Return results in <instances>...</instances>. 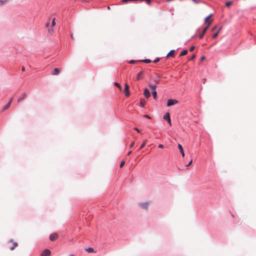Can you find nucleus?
<instances>
[{"mask_svg":"<svg viewBox=\"0 0 256 256\" xmlns=\"http://www.w3.org/2000/svg\"><path fill=\"white\" fill-rule=\"evenodd\" d=\"M212 20H210L208 23V25H207V26L203 29L202 33L199 36L200 38H203L204 35L206 32L207 31L208 29V28L209 26L212 24Z\"/></svg>","mask_w":256,"mask_h":256,"instance_id":"1","label":"nucleus"},{"mask_svg":"<svg viewBox=\"0 0 256 256\" xmlns=\"http://www.w3.org/2000/svg\"><path fill=\"white\" fill-rule=\"evenodd\" d=\"M178 103V102L176 100L169 99L167 102V106H170Z\"/></svg>","mask_w":256,"mask_h":256,"instance_id":"2","label":"nucleus"},{"mask_svg":"<svg viewBox=\"0 0 256 256\" xmlns=\"http://www.w3.org/2000/svg\"><path fill=\"white\" fill-rule=\"evenodd\" d=\"M164 118L166 120L168 123L169 124L170 126L172 125V124H171V120H170V114L168 112H166L164 116Z\"/></svg>","mask_w":256,"mask_h":256,"instance_id":"3","label":"nucleus"},{"mask_svg":"<svg viewBox=\"0 0 256 256\" xmlns=\"http://www.w3.org/2000/svg\"><path fill=\"white\" fill-rule=\"evenodd\" d=\"M124 86H125V87H124V92H125L126 96L128 97L130 95V93L129 92V86L127 84H126Z\"/></svg>","mask_w":256,"mask_h":256,"instance_id":"4","label":"nucleus"},{"mask_svg":"<svg viewBox=\"0 0 256 256\" xmlns=\"http://www.w3.org/2000/svg\"><path fill=\"white\" fill-rule=\"evenodd\" d=\"M58 238V235L56 233H52L50 236V240L51 241H54L56 240Z\"/></svg>","mask_w":256,"mask_h":256,"instance_id":"5","label":"nucleus"},{"mask_svg":"<svg viewBox=\"0 0 256 256\" xmlns=\"http://www.w3.org/2000/svg\"><path fill=\"white\" fill-rule=\"evenodd\" d=\"M50 254L51 252L49 250L46 249L43 251V252L40 255L42 256H50Z\"/></svg>","mask_w":256,"mask_h":256,"instance_id":"6","label":"nucleus"},{"mask_svg":"<svg viewBox=\"0 0 256 256\" xmlns=\"http://www.w3.org/2000/svg\"><path fill=\"white\" fill-rule=\"evenodd\" d=\"M9 242L12 243V246L10 247V250H14L18 246V244L16 242H14L12 240L9 241Z\"/></svg>","mask_w":256,"mask_h":256,"instance_id":"7","label":"nucleus"},{"mask_svg":"<svg viewBox=\"0 0 256 256\" xmlns=\"http://www.w3.org/2000/svg\"><path fill=\"white\" fill-rule=\"evenodd\" d=\"M144 94L146 98H148L150 96V92L149 90L147 88H146L144 90Z\"/></svg>","mask_w":256,"mask_h":256,"instance_id":"8","label":"nucleus"},{"mask_svg":"<svg viewBox=\"0 0 256 256\" xmlns=\"http://www.w3.org/2000/svg\"><path fill=\"white\" fill-rule=\"evenodd\" d=\"M148 202H141L140 204V205L142 207L144 208L146 210L148 208Z\"/></svg>","mask_w":256,"mask_h":256,"instance_id":"9","label":"nucleus"},{"mask_svg":"<svg viewBox=\"0 0 256 256\" xmlns=\"http://www.w3.org/2000/svg\"><path fill=\"white\" fill-rule=\"evenodd\" d=\"M178 147L180 150V152L182 155V156L184 157V150H183V148H182V145L180 144H178Z\"/></svg>","mask_w":256,"mask_h":256,"instance_id":"10","label":"nucleus"},{"mask_svg":"<svg viewBox=\"0 0 256 256\" xmlns=\"http://www.w3.org/2000/svg\"><path fill=\"white\" fill-rule=\"evenodd\" d=\"M26 93L25 92H24L22 93L21 96H20V98H18V102L22 101V100H23L24 99L26 98Z\"/></svg>","mask_w":256,"mask_h":256,"instance_id":"11","label":"nucleus"},{"mask_svg":"<svg viewBox=\"0 0 256 256\" xmlns=\"http://www.w3.org/2000/svg\"><path fill=\"white\" fill-rule=\"evenodd\" d=\"M60 70L58 68H55L52 72V75H58L60 74Z\"/></svg>","mask_w":256,"mask_h":256,"instance_id":"12","label":"nucleus"},{"mask_svg":"<svg viewBox=\"0 0 256 256\" xmlns=\"http://www.w3.org/2000/svg\"><path fill=\"white\" fill-rule=\"evenodd\" d=\"M174 50H171L167 54V56L166 57H168V56H172V57H174Z\"/></svg>","mask_w":256,"mask_h":256,"instance_id":"13","label":"nucleus"},{"mask_svg":"<svg viewBox=\"0 0 256 256\" xmlns=\"http://www.w3.org/2000/svg\"><path fill=\"white\" fill-rule=\"evenodd\" d=\"M212 16V14H210L204 20V22L206 23H207L208 24V22L210 20V19Z\"/></svg>","mask_w":256,"mask_h":256,"instance_id":"14","label":"nucleus"},{"mask_svg":"<svg viewBox=\"0 0 256 256\" xmlns=\"http://www.w3.org/2000/svg\"><path fill=\"white\" fill-rule=\"evenodd\" d=\"M149 86L151 88V90H152V91L156 90V85L154 84H149Z\"/></svg>","mask_w":256,"mask_h":256,"instance_id":"15","label":"nucleus"},{"mask_svg":"<svg viewBox=\"0 0 256 256\" xmlns=\"http://www.w3.org/2000/svg\"><path fill=\"white\" fill-rule=\"evenodd\" d=\"M146 103V102L144 100H141L140 104V106L142 107H144L145 106V104Z\"/></svg>","mask_w":256,"mask_h":256,"instance_id":"16","label":"nucleus"},{"mask_svg":"<svg viewBox=\"0 0 256 256\" xmlns=\"http://www.w3.org/2000/svg\"><path fill=\"white\" fill-rule=\"evenodd\" d=\"M187 54H188V50H183V51H182V52L180 54V56H184L186 55Z\"/></svg>","mask_w":256,"mask_h":256,"instance_id":"17","label":"nucleus"},{"mask_svg":"<svg viewBox=\"0 0 256 256\" xmlns=\"http://www.w3.org/2000/svg\"><path fill=\"white\" fill-rule=\"evenodd\" d=\"M146 142H147V140H144V142L141 144V146H140V149L141 150V149L143 148L144 147L146 144Z\"/></svg>","mask_w":256,"mask_h":256,"instance_id":"18","label":"nucleus"},{"mask_svg":"<svg viewBox=\"0 0 256 256\" xmlns=\"http://www.w3.org/2000/svg\"><path fill=\"white\" fill-rule=\"evenodd\" d=\"M142 74H143L142 72H140L138 74V76H137V80H140V78H141V76H142Z\"/></svg>","mask_w":256,"mask_h":256,"instance_id":"19","label":"nucleus"},{"mask_svg":"<svg viewBox=\"0 0 256 256\" xmlns=\"http://www.w3.org/2000/svg\"><path fill=\"white\" fill-rule=\"evenodd\" d=\"M86 250L88 252H94V248H88L86 249Z\"/></svg>","mask_w":256,"mask_h":256,"instance_id":"20","label":"nucleus"},{"mask_svg":"<svg viewBox=\"0 0 256 256\" xmlns=\"http://www.w3.org/2000/svg\"><path fill=\"white\" fill-rule=\"evenodd\" d=\"M156 94H157V93H156V90H154L152 92V95L154 98V99H156Z\"/></svg>","mask_w":256,"mask_h":256,"instance_id":"21","label":"nucleus"},{"mask_svg":"<svg viewBox=\"0 0 256 256\" xmlns=\"http://www.w3.org/2000/svg\"><path fill=\"white\" fill-rule=\"evenodd\" d=\"M140 62H144L147 64H149L151 62V60L149 59H146L144 60H140Z\"/></svg>","mask_w":256,"mask_h":256,"instance_id":"22","label":"nucleus"},{"mask_svg":"<svg viewBox=\"0 0 256 256\" xmlns=\"http://www.w3.org/2000/svg\"><path fill=\"white\" fill-rule=\"evenodd\" d=\"M11 104H10V102H8L4 107V110H7L8 108L10 106Z\"/></svg>","mask_w":256,"mask_h":256,"instance_id":"23","label":"nucleus"},{"mask_svg":"<svg viewBox=\"0 0 256 256\" xmlns=\"http://www.w3.org/2000/svg\"><path fill=\"white\" fill-rule=\"evenodd\" d=\"M114 85L116 86H117L120 90H122V87L120 86V84H118V82H115Z\"/></svg>","mask_w":256,"mask_h":256,"instance_id":"24","label":"nucleus"},{"mask_svg":"<svg viewBox=\"0 0 256 256\" xmlns=\"http://www.w3.org/2000/svg\"><path fill=\"white\" fill-rule=\"evenodd\" d=\"M232 4V2H228L226 3V6L227 7L230 6Z\"/></svg>","mask_w":256,"mask_h":256,"instance_id":"25","label":"nucleus"},{"mask_svg":"<svg viewBox=\"0 0 256 256\" xmlns=\"http://www.w3.org/2000/svg\"><path fill=\"white\" fill-rule=\"evenodd\" d=\"M48 32L50 34H52L53 32H54V30L52 28H49L48 30Z\"/></svg>","mask_w":256,"mask_h":256,"instance_id":"26","label":"nucleus"},{"mask_svg":"<svg viewBox=\"0 0 256 256\" xmlns=\"http://www.w3.org/2000/svg\"><path fill=\"white\" fill-rule=\"evenodd\" d=\"M6 2V0H0V6L4 5Z\"/></svg>","mask_w":256,"mask_h":256,"instance_id":"27","label":"nucleus"},{"mask_svg":"<svg viewBox=\"0 0 256 256\" xmlns=\"http://www.w3.org/2000/svg\"><path fill=\"white\" fill-rule=\"evenodd\" d=\"M218 32H217L216 33L212 35V38H216L218 36Z\"/></svg>","mask_w":256,"mask_h":256,"instance_id":"28","label":"nucleus"},{"mask_svg":"<svg viewBox=\"0 0 256 256\" xmlns=\"http://www.w3.org/2000/svg\"><path fill=\"white\" fill-rule=\"evenodd\" d=\"M56 26L55 18H54L52 21V27Z\"/></svg>","mask_w":256,"mask_h":256,"instance_id":"29","label":"nucleus"},{"mask_svg":"<svg viewBox=\"0 0 256 256\" xmlns=\"http://www.w3.org/2000/svg\"><path fill=\"white\" fill-rule=\"evenodd\" d=\"M124 164V161H122L120 164V168H122Z\"/></svg>","mask_w":256,"mask_h":256,"instance_id":"30","label":"nucleus"},{"mask_svg":"<svg viewBox=\"0 0 256 256\" xmlns=\"http://www.w3.org/2000/svg\"><path fill=\"white\" fill-rule=\"evenodd\" d=\"M160 58H156L154 60V63H156L157 62L160 61Z\"/></svg>","mask_w":256,"mask_h":256,"instance_id":"31","label":"nucleus"},{"mask_svg":"<svg viewBox=\"0 0 256 256\" xmlns=\"http://www.w3.org/2000/svg\"><path fill=\"white\" fill-rule=\"evenodd\" d=\"M194 48H195V47H194V46H192V47L190 48V52H192V51H193V50H194Z\"/></svg>","mask_w":256,"mask_h":256,"instance_id":"32","label":"nucleus"},{"mask_svg":"<svg viewBox=\"0 0 256 256\" xmlns=\"http://www.w3.org/2000/svg\"><path fill=\"white\" fill-rule=\"evenodd\" d=\"M196 58V55L195 54H193L192 57L190 58V60H194V58Z\"/></svg>","mask_w":256,"mask_h":256,"instance_id":"33","label":"nucleus"},{"mask_svg":"<svg viewBox=\"0 0 256 256\" xmlns=\"http://www.w3.org/2000/svg\"><path fill=\"white\" fill-rule=\"evenodd\" d=\"M192 162V160H191L190 162H188V164H187L186 166H189Z\"/></svg>","mask_w":256,"mask_h":256,"instance_id":"34","label":"nucleus"},{"mask_svg":"<svg viewBox=\"0 0 256 256\" xmlns=\"http://www.w3.org/2000/svg\"><path fill=\"white\" fill-rule=\"evenodd\" d=\"M134 142H132L131 143V144H130V148H132L133 147V146H134Z\"/></svg>","mask_w":256,"mask_h":256,"instance_id":"35","label":"nucleus"},{"mask_svg":"<svg viewBox=\"0 0 256 256\" xmlns=\"http://www.w3.org/2000/svg\"><path fill=\"white\" fill-rule=\"evenodd\" d=\"M136 62L135 60H131L130 62V64H134Z\"/></svg>","mask_w":256,"mask_h":256,"instance_id":"36","label":"nucleus"},{"mask_svg":"<svg viewBox=\"0 0 256 256\" xmlns=\"http://www.w3.org/2000/svg\"><path fill=\"white\" fill-rule=\"evenodd\" d=\"M205 58H206L205 56H202V58H200V60H201V61H202L204 60H205Z\"/></svg>","mask_w":256,"mask_h":256,"instance_id":"37","label":"nucleus"},{"mask_svg":"<svg viewBox=\"0 0 256 256\" xmlns=\"http://www.w3.org/2000/svg\"><path fill=\"white\" fill-rule=\"evenodd\" d=\"M158 148H164V146H163V145H162V144H159V145H158Z\"/></svg>","mask_w":256,"mask_h":256,"instance_id":"38","label":"nucleus"},{"mask_svg":"<svg viewBox=\"0 0 256 256\" xmlns=\"http://www.w3.org/2000/svg\"><path fill=\"white\" fill-rule=\"evenodd\" d=\"M144 117L150 119L151 118L149 116L146 114L144 115Z\"/></svg>","mask_w":256,"mask_h":256,"instance_id":"39","label":"nucleus"},{"mask_svg":"<svg viewBox=\"0 0 256 256\" xmlns=\"http://www.w3.org/2000/svg\"><path fill=\"white\" fill-rule=\"evenodd\" d=\"M13 98H13V97H12V98L10 100V101H9V102H10V104H11V103H12V100H13Z\"/></svg>","mask_w":256,"mask_h":256,"instance_id":"40","label":"nucleus"},{"mask_svg":"<svg viewBox=\"0 0 256 256\" xmlns=\"http://www.w3.org/2000/svg\"><path fill=\"white\" fill-rule=\"evenodd\" d=\"M134 130H136L137 132H140V130H139V129H138V128H134Z\"/></svg>","mask_w":256,"mask_h":256,"instance_id":"41","label":"nucleus"},{"mask_svg":"<svg viewBox=\"0 0 256 256\" xmlns=\"http://www.w3.org/2000/svg\"><path fill=\"white\" fill-rule=\"evenodd\" d=\"M158 82H159V78H157V80H156V83H158Z\"/></svg>","mask_w":256,"mask_h":256,"instance_id":"42","label":"nucleus"},{"mask_svg":"<svg viewBox=\"0 0 256 256\" xmlns=\"http://www.w3.org/2000/svg\"><path fill=\"white\" fill-rule=\"evenodd\" d=\"M216 26H215L214 28H212V31H214L216 30Z\"/></svg>","mask_w":256,"mask_h":256,"instance_id":"43","label":"nucleus"},{"mask_svg":"<svg viewBox=\"0 0 256 256\" xmlns=\"http://www.w3.org/2000/svg\"><path fill=\"white\" fill-rule=\"evenodd\" d=\"M22 71L24 72L25 70L24 67H22Z\"/></svg>","mask_w":256,"mask_h":256,"instance_id":"44","label":"nucleus"},{"mask_svg":"<svg viewBox=\"0 0 256 256\" xmlns=\"http://www.w3.org/2000/svg\"><path fill=\"white\" fill-rule=\"evenodd\" d=\"M222 27H220V28H219V29H218V32H219L220 31V30H222Z\"/></svg>","mask_w":256,"mask_h":256,"instance_id":"45","label":"nucleus"},{"mask_svg":"<svg viewBox=\"0 0 256 256\" xmlns=\"http://www.w3.org/2000/svg\"><path fill=\"white\" fill-rule=\"evenodd\" d=\"M131 153H132V152L130 151V152L128 154V156L130 155V154H131Z\"/></svg>","mask_w":256,"mask_h":256,"instance_id":"46","label":"nucleus"},{"mask_svg":"<svg viewBox=\"0 0 256 256\" xmlns=\"http://www.w3.org/2000/svg\"><path fill=\"white\" fill-rule=\"evenodd\" d=\"M49 25H50V24H49V23H48V24H46V26H47V27H48V26H49Z\"/></svg>","mask_w":256,"mask_h":256,"instance_id":"47","label":"nucleus"},{"mask_svg":"<svg viewBox=\"0 0 256 256\" xmlns=\"http://www.w3.org/2000/svg\"><path fill=\"white\" fill-rule=\"evenodd\" d=\"M71 38H73L74 36H72V35H71Z\"/></svg>","mask_w":256,"mask_h":256,"instance_id":"48","label":"nucleus"},{"mask_svg":"<svg viewBox=\"0 0 256 256\" xmlns=\"http://www.w3.org/2000/svg\"><path fill=\"white\" fill-rule=\"evenodd\" d=\"M193 1H194V2H196V0H193Z\"/></svg>","mask_w":256,"mask_h":256,"instance_id":"49","label":"nucleus"},{"mask_svg":"<svg viewBox=\"0 0 256 256\" xmlns=\"http://www.w3.org/2000/svg\"><path fill=\"white\" fill-rule=\"evenodd\" d=\"M70 256H74V254H71Z\"/></svg>","mask_w":256,"mask_h":256,"instance_id":"50","label":"nucleus"},{"mask_svg":"<svg viewBox=\"0 0 256 256\" xmlns=\"http://www.w3.org/2000/svg\"><path fill=\"white\" fill-rule=\"evenodd\" d=\"M40 256H41V255H40Z\"/></svg>","mask_w":256,"mask_h":256,"instance_id":"51","label":"nucleus"}]
</instances>
